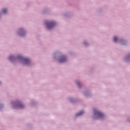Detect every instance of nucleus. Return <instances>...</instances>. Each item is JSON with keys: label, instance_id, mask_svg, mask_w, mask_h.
I'll use <instances>...</instances> for the list:
<instances>
[{"label": "nucleus", "instance_id": "obj_2", "mask_svg": "<svg viewBox=\"0 0 130 130\" xmlns=\"http://www.w3.org/2000/svg\"><path fill=\"white\" fill-rule=\"evenodd\" d=\"M94 114L95 116H96L97 118H102L104 116V114L100 112V111L97 110L96 109H94Z\"/></svg>", "mask_w": 130, "mask_h": 130}, {"label": "nucleus", "instance_id": "obj_10", "mask_svg": "<svg viewBox=\"0 0 130 130\" xmlns=\"http://www.w3.org/2000/svg\"><path fill=\"white\" fill-rule=\"evenodd\" d=\"M10 59H12L13 58V56H10L9 57Z\"/></svg>", "mask_w": 130, "mask_h": 130}, {"label": "nucleus", "instance_id": "obj_4", "mask_svg": "<svg viewBox=\"0 0 130 130\" xmlns=\"http://www.w3.org/2000/svg\"><path fill=\"white\" fill-rule=\"evenodd\" d=\"M67 60V58L66 56H62L59 59V62H64Z\"/></svg>", "mask_w": 130, "mask_h": 130}, {"label": "nucleus", "instance_id": "obj_5", "mask_svg": "<svg viewBox=\"0 0 130 130\" xmlns=\"http://www.w3.org/2000/svg\"><path fill=\"white\" fill-rule=\"evenodd\" d=\"M18 106V108H24V105L22 104V103H19Z\"/></svg>", "mask_w": 130, "mask_h": 130}, {"label": "nucleus", "instance_id": "obj_8", "mask_svg": "<svg viewBox=\"0 0 130 130\" xmlns=\"http://www.w3.org/2000/svg\"><path fill=\"white\" fill-rule=\"evenodd\" d=\"M113 41L114 42H116V41H117V38H116V37H114Z\"/></svg>", "mask_w": 130, "mask_h": 130}, {"label": "nucleus", "instance_id": "obj_1", "mask_svg": "<svg viewBox=\"0 0 130 130\" xmlns=\"http://www.w3.org/2000/svg\"><path fill=\"white\" fill-rule=\"evenodd\" d=\"M18 60H21L25 64H28L30 62V60L28 58H25L22 56H18L17 57Z\"/></svg>", "mask_w": 130, "mask_h": 130}, {"label": "nucleus", "instance_id": "obj_6", "mask_svg": "<svg viewBox=\"0 0 130 130\" xmlns=\"http://www.w3.org/2000/svg\"><path fill=\"white\" fill-rule=\"evenodd\" d=\"M84 114V111H82L79 113H78L76 115V116H80Z\"/></svg>", "mask_w": 130, "mask_h": 130}, {"label": "nucleus", "instance_id": "obj_9", "mask_svg": "<svg viewBox=\"0 0 130 130\" xmlns=\"http://www.w3.org/2000/svg\"><path fill=\"white\" fill-rule=\"evenodd\" d=\"M77 85L80 87V85H81V83L79 82H77Z\"/></svg>", "mask_w": 130, "mask_h": 130}, {"label": "nucleus", "instance_id": "obj_13", "mask_svg": "<svg viewBox=\"0 0 130 130\" xmlns=\"http://www.w3.org/2000/svg\"><path fill=\"white\" fill-rule=\"evenodd\" d=\"M0 84H1V82H0Z\"/></svg>", "mask_w": 130, "mask_h": 130}, {"label": "nucleus", "instance_id": "obj_3", "mask_svg": "<svg viewBox=\"0 0 130 130\" xmlns=\"http://www.w3.org/2000/svg\"><path fill=\"white\" fill-rule=\"evenodd\" d=\"M46 25L49 30L50 29H52L53 27H54V25H55V22L54 21H50V22H46Z\"/></svg>", "mask_w": 130, "mask_h": 130}, {"label": "nucleus", "instance_id": "obj_7", "mask_svg": "<svg viewBox=\"0 0 130 130\" xmlns=\"http://www.w3.org/2000/svg\"><path fill=\"white\" fill-rule=\"evenodd\" d=\"M7 10L6 9H3V13H4V14H6L7 13Z\"/></svg>", "mask_w": 130, "mask_h": 130}, {"label": "nucleus", "instance_id": "obj_12", "mask_svg": "<svg viewBox=\"0 0 130 130\" xmlns=\"http://www.w3.org/2000/svg\"><path fill=\"white\" fill-rule=\"evenodd\" d=\"M20 36H23V35H20Z\"/></svg>", "mask_w": 130, "mask_h": 130}, {"label": "nucleus", "instance_id": "obj_11", "mask_svg": "<svg viewBox=\"0 0 130 130\" xmlns=\"http://www.w3.org/2000/svg\"><path fill=\"white\" fill-rule=\"evenodd\" d=\"M20 31H23V29H21Z\"/></svg>", "mask_w": 130, "mask_h": 130}]
</instances>
